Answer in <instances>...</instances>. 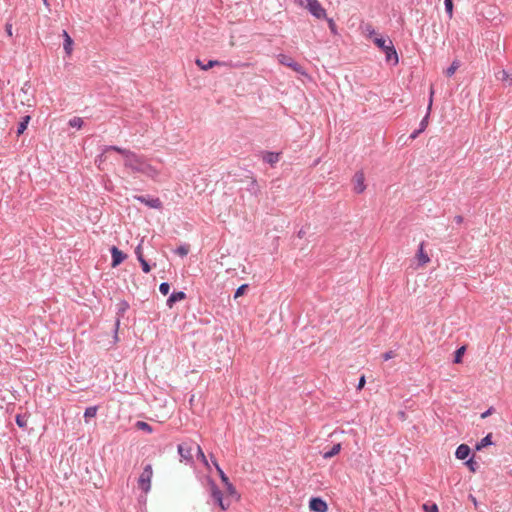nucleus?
<instances>
[{
	"instance_id": "obj_1",
	"label": "nucleus",
	"mask_w": 512,
	"mask_h": 512,
	"mask_svg": "<svg viewBox=\"0 0 512 512\" xmlns=\"http://www.w3.org/2000/svg\"><path fill=\"white\" fill-rule=\"evenodd\" d=\"M107 161H123L124 165L134 171H144L147 164L135 153L117 146H108L98 157V167L104 169Z\"/></svg>"
},
{
	"instance_id": "obj_2",
	"label": "nucleus",
	"mask_w": 512,
	"mask_h": 512,
	"mask_svg": "<svg viewBox=\"0 0 512 512\" xmlns=\"http://www.w3.org/2000/svg\"><path fill=\"white\" fill-rule=\"evenodd\" d=\"M373 42L379 49H381L385 53L387 62H392L393 65L398 64V62H399L398 54L393 45L392 40L389 37H387V38H384L382 36L374 37Z\"/></svg>"
},
{
	"instance_id": "obj_3",
	"label": "nucleus",
	"mask_w": 512,
	"mask_h": 512,
	"mask_svg": "<svg viewBox=\"0 0 512 512\" xmlns=\"http://www.w3.org/2000/svg\"><path fill=\"white\" fill-rule=\"evenodd\" d=\"M233 184L231 189L236 192H257L259 190L257 181L248 171L242 177L234 178Z\"/></svg>"
},
{
	"instance_id": "obj_4",
	"label": "nucleus",
	"mask_w": 512,
	"mask_h": 512,
	"mask_svg": "<svg viewBox=\"0 0 512 512\" xmlns=\"http://www.w3.org/2000/svg\"><path fill=\"white\" fill-rule=\"evenodd\" d=\"M306 5L305 8L313 15L316 19H324L326 18V10L322 7L318 0H305ZM295 2L304 6V0H295Z\"/></svg>"
},
{
	"instance_id": "obj_5",
	"label": "nucleus",
	"mask_w": 512,
	"mask_h": 512,
	"mask_svg": "<svg viewBox=\"0 0 512 512\" xmlns=\"http://www.w3.org/2000/svg\"><path fill=\"white\" fill-rule=\"evenodd\" d=\"M197 444L192 441L183 442L178 445V453L180 455V461L186 464H193V451Z\"/></svg>"
},
{
	"instance_id": "obj_6",
	"label": "nucleus",
	"mask_w": 512,
	"mask_h": 512,
	"mask_svg": "<svg viewBox=\"0 0 512 512\" xmlns=\"http://www.w3.org/2000/svg\"><path fill=\"white\" fill-rule=\"evenodd\" d=\"M278 60L281 64L290 67L293 71L301 75H306L304 68L299 63L294 61L292 57L285 54H279Z\"/></svg>"
},
{
	"instance_id": "obj_7",
	"label": "nucleus",
	"mask_w": 512,
	"mask_h": 512,
	"mask_svg": "<svg viewBox=\"0 0 512 512\" xmlns=\"http://www.w3.org/2000/svg\"><path fill=\"white\" fill-rule=\"evenodd\" d=\"M152 468L150 465H147L143 472L141 473L140 477H139V481H138V484H139V487L144 491V492H148L149 489H150V482H151V478H152Z\"/></svg>"
},
{
	"instance_id": "obj_8",
	"label": "nucleus",
	"mask_w": 512,
	"mask_h": 512,
	"mask_svg": "<svg viewBox=\"0 0 512 512\" xmlns=\"http://www.w3.org/2000/svg\"><path fill=\"white\" fill-rule=\"evenodd\" d=\"M309 508L313 512H326L327 503L320 497H312L309 501Z\"/></svg>"
},
{
	"instance_id": "obj_9",
	"label": "nucleus",
	"mask_w": 512,
	"mask_h": 512,
	"mask_svg": "<svg viewBox=\"0 0 512 512\" xmlns=\"http://www.w3.org/2000/svg\"><path fill=\"white\" fill-rule=\"evenodd\" d=\"M355 192H364L366 189L365 176L362 171H357L352 179Z\"/></svg>"
},
{
	"instance_id": "obj_10",
	"label": "nucleus",
	"mask_w": 512,
	"mask_h": 512,
	"mask_svg": "<svg viewBox=\"0 0 512 512\" xmlns=\"http://www.w3.org/2000/svg\"><path fill=\"white\" fill-rule=\"evenodd\" d=\"M111 255H112V267H117L126 259V254H124L122 251H120L115 246H113L111 248Z\"/></svg>"
},
{
	"instance_id": "obj_11",
	"label": "nucleus",
	"mask_w": 512,
	"mask_h": 512,
	"mask_svg": "<svg viewBox=\"0 0 512 512\" xmlns=\"http://www.w3.org/2000/svg\"><path fill=\"white\" fill-rule=\"evenodd\" d=\"M211 495L216 503L221 507V509L226 510L227 507L223 503V494L221 490L217 487L216 484L212 483L211 485Z\"/></svg>"
},
{
	"instance_id": "obj_12",
	"label": "nucleus",
	"mask_w": 512,
	"mask_h": 512,
	"mask_svg": "<svg viewBox=\"0 0 512 512\" xmlns=\"http://www.w3.org/2000/svg\"><path fill=\"white\" fill-rule=\"evenodd\" d=\"M433 95H434V90H433V87H431L430 89V97H429V104H428V107H427V113L426 115L424 116V118L421 120L420 122V127L419 129L423 132L427 126H428V122H429V116H430V111H431V107H432V102H433Z\"/></svg>"
},
{
	"instance_id": "obj_13",
	"label": "nucleus",
	"mask_w": 512,
	"mask_h": 512,
	"mask_svg": "<svg viewBox=\"0 0 512 512\" xmlns=\"http://www.w3.org/2000/svg\"><path fill=\"white\" fill-rule=\"evenodd\" d=\"M416 258L418 260V265L419 266H424V265H426L427 263L430 262L429 256L424 251V242H421L419 244L418 251H417V254H416Z\"/></svg>"
},
{
	"instance_id": "obj_14",
	"label": "nucleus",
	"mask_w": 512,
	"mask_h": 512,
	"mask_svg": "<svg viewBox=\"0 0 512 512\" xmlns=\"http://www.w3.org/2000/svg\"><path fill=\"white\" fill-rule=\"evenodd\" d=\"M186 298V294L183 291L173 292L167 299L166 305L169 308H173L174 304L178 301H182Z\"/></svg>"
},
{
	"instance_id": "obj_15",
	"label": "nucleus",
	"mask_w": 512,
	"mask_h": 512,
	"mask_svg": "<svg viewBox=\"0 0 512 512\" xmlns=\"http://www.w3.org/2000/svg\"><path fill=\"white\" fill-rule=\"evenodd\" d=\"M470 447L466 444H461L457 447L455 456L460 460L466 459L470 455Z\"/></svg>"
},
{
	"instance_id": "obj_16",
	"label": "nucleus",
	"mask_w": 512,
	"mask_h": 512,
	"mask_svg": "<svg viewBox=\"0 0 512 512\" xmlns=\"http://www.w3.org/2000/svg\"><path fill=\"white\" fill-rule=\"evenodd\" d=\"M280 159V153L278 152H266L263 156L264 162L274 165L277 163Z\"/></svg>"
},
{
	"instance_id": "obj_17",
	"label": "nucleus",
	"mask_w": 512,
	"mask_h": 512,
	"mask_svg": "<svg viewBox=\"0 0 512 512\" xmlns=\"http://www.w3.org/2000/svg\"><path fill=\"white\" fill-rule=\"evenodd\" d=\"M63 37H64V50L66 51V53L68 55H70L72 52L73 40L71 39V37L69 36L67 31H65V30L63 31Z\"/></svg>"
},
{
	"instance_id": "obj_18",
	"label": "nucleus",
	"mask_w": 512,
	"mask_h": 512,
	"mask_svg": "<svg viewBox=\"0 0 512 512\" xmlns=\"http://www.w3.org/2000/svg\"><path fill=\"white\" fill-rule=\"evenodd\" d=\"M461 63L459 60L455 59L451 65L445 70L444 74L446 77H451L454 75L456 70L460 67Z\"/></svg>"
},
{
	"instance_id": "obj_19",
	"label": "nucleus",
	"mask_w": 512,
	"mask_h": 512,
	"mask_svg": "<svg viewBox=\"0 0 512 512\" xmlns=\"http://www.w3.org/2000/svg\"><path fill=\"white\" fill-rule=\"evenodd\" d=\"M492 444V434L486 435L480 442L476 444V450H482Z\"/></svg>"
},
{
	"instance_id": "obj_20",
	"label": "nucleus",
	"mask_w": 512,
	"mask_h": 512,
	"mask_svg": "<svg viewBox=\"0 0 512 512\" xmlns=\"http://www.w3.org/2000/svg\"><path fill=\"white\" fill-rule=\"evenodd\" d=\"M341 450V444H335L330 450L324 452L323 457L329 459L337 455Z\"/></svg>"
},
{
	"instance_id": "obj_21",
	"label": "nucleus",
	"mask_w": 512,
	"mask_h": 512,
	"mask_svg": "<svg viewBox=\"0 0 512 512\" xmlns=\"http://www.w3.org/2000/svg\"><path fill=\"white\" fill-rule=\"evenodd\" d=\"M497 78L503 82H508V85H511L512 84V77L511 75L505 71V70H501L499 73H498V76Z\"/></svg>"
},
{
	"instance_id": "obj_22",
	"label": "nucleus",
	"mask_w": 512,
	"mask_h": 512,
	"mask_svg": "<svg viewBox=\"0 0 512 512\" xmlns=\"http://www.w3.org/2000/svg\"><path fill=\"white\" fill-rule=\"evenodd\" d=\"M29 121H30V116H25L23 118V120L20 122L18 129H17L18 135H21L24 133V131L27 129Z\"/></svg>"
},
{
	"instance_id": "obj_23",
	"label": "nucleus",
	"mask_w": 512,
	"mask_h": 512,
	"mask_svg": "<svg viewBox=\"0 0 512 512\" xmlns=\"http://www.w3.org/2000/svg\"><path fill=\"white\" fill-rule=\"evenodd\" d=\"M217 472L219 473V476L224 484H229V478L226 476V474L223 472V470L220 468L216 460H212Z\"/></svg>"
},
{
	"instance_id": "obj_24",
	"label": "nucleus",
	"mask_w": 512,
	"mask_h": 512,
	"mask_svg": "<svg viewBox=\"0 0 512 512\" xmlns=\"http://www.w3.org/2000/svg\"><path fill=\"white\" fill-rule=\"evenodd\" d=\"M96 413H97V407L96 406H91V407L86 408V410L84 412L85 421L88 422L89 418L95 417Z\"/></svg>"
},
{
	"instance_id": "obj_25",
	"label": "nucleus",
	"mask_w": 512,
	"mask_h": 512,
	"mask_svg": "<svg viewBox=\"0 0 512 512\" xmlns=\"http://www.w3.org/2000/svg\"><path fill=\"white\" fill-rule=\"evenodd\" d=\"M83 120L80 117H74L69 120V126L76 129H81L83 126Z\"/></svg>"
},
{
	"instance_id": "obj_26",
	"label": "nucleus",
	"mask_w": 512,
	"mask_h": 512,
	"mask_svg": "<svg viewBox=\"0 0 512 512\" xmlns=\"http://www.w3.org/2000/svg\"><path fill=\"white\" fill-rule=\"evenodd\" d=\"M195 451H196V456L197 458L202 462L204 463L205 465H208V462H207V459H206V456L204 454V452L202 451L200 445H196L195 446Z\"/></svg>"
},
{
	"instance_id": "obj_27",
	"label": "nucleus",
	"mask_w": 512,
	"mask_h": 512,
	"mask_svg": "<svg viewBox=\"0 0 512 512\" xmlns=\"http://www.w3.org/2000/svg\"><path fill=\"white\" fill-rule=\"evenodd\" d=\"M27 419L28 417L26 415L18 414L16 415V424L20 428H25L27 426Z\"/></svg>"
},
{
	"instance_id": "obj_28",
	"label": "nucleus",
	"mask_w": 512,
	"mask_h": 512,
	"mask_svg": "<svg viewBox=\"0 0 512 512\" xmlns=\"http://www.w3.org/2000/svg\"><path fill=\"white\" fill-rule=\"evenodd\" d=\"M136 428L139 429V430H143V431H146L148 433H151L152 432V428L151 426L144 422V421H138L136 424H135Z\"/></svg>"
},
{
	"instance_id": "obj_29",
	"label": "nucleus",
	"mask_w": 512,
	"mask_h": 512,
	"mask_svg": "<svg viewBox=\"0 0 512 512\" xmlns=\"http://www.w3.org/2000/svg\"><path fill=\"white\" fill-rule=\"evenodd\" d=\"M174 252L178 255H180L181 257H184L188 254L189 252V245H181L179 246L178 248H176L174 250Z\"/></svg>"
},
{
	"instance_id": "obj_30",
	"label": "nucleus",
	"mask_w": 512,
	"mask_h": 512,
	"mask_svg": "<svg viewBox=\"0 0 512 512\" xmlns=\"http://www.w3.org/2000/svg\"><path fill=\"white\" fill-rule=\"evenodd\" d=\"M444 4H445L446 13L448 14L449 18H452V16H453V7H454L453 0H445Z\"/></svg>"
},
{
	"instance_id": "obj_31",
	"label": "nucleus",
	"mask_w": 512,
	"mask_h": 512,
	"mask_svg": "<svg viewBox=\"0 0 512 512\" xmlns=\"http://www.w3.org/2000/svg\"><path fill=\"white\" fill-rule=\"evenodd\" d=\"M464 352H465V347L464 346L458 348L455 351L454 363H460L462 361V356H463Z\"/></svg>"
},
{
	"instance_id": "obj_32",
	"label": "nucleus",
	"mask_w": 512,
	"mask_h": 512,
	"mask_svg": "<svg viewBox=\"0 0 512 512\" xmlns=\"http://www.w3.org/2000/svg\"><path fill=\"white\" fill-rule=\"evenodd\" d=\"M139 249H140V247H138V248H137L136 253H137V255H138V259H139V261H140V262H141V264H142L143 271L147 273V272H149V271H150V266H149V265H148V263L143 259V257H142V255H141V253L139 252Z\"/></svg>"
},
{
	"instance_id": "obj_33",
	"label": "nucleus",
	"mask_w": 512,
	"mask_h": 512,
	"mask_svg": "<svg viewBox=\"0 0 512 512\" xmlns=\"http://www.w3.org/2000/svg\"><path fill=\"white\" fill-rule=\"evenodd\" d=\"M325 19L328 23V27H329L331 33L333 35H336L337 34V25H336L335 21L332 18H328L327 16Z\"/></svg>"
},
{
	"instance_id": "obj_34",
	"label": "nucleus",
	"mask_w": 512,
	"mask_h": 512,
	"mask_svg": "<svg viewBox=\"0 0 512 512\" xmlns=\"http://www.w3.org/2000/svg\"><path fill=\"white\" fill-rule=\"evenodd\" d=\"M364 31H365L367 37H369V38H372L373 36L374 37H378L376 35V32H375V30H374V28H373V26L371 24H366L365 27H364Z\"/></svg>"
},
{
	"instance_id": "obj_35",
	"label": "nucleus",
	"mask_w": 512,
	"mask_h": 512,
	"mask_svg": "<svg viewBox=\"0 0 512 512\" xmlns=\"http://www.w3.org/2000/svg\"><path fill=\"white\" fill-rule=\"evenodd\" d=\"M248 287H249L248 284H243V285L239 286L237 288V290L235 291L234 299H237L238 297L244 295V293L246 292Z\"/></svg>"
},
{
	"instance_id": "obj_36",
	"label": "nucleus",
	"mask_w": 512,
	"mask_h": 512,
	"mask_svg": "<svg viewBox=\"0 0 512 512\" xmlns=\"http://www.w3.org/2000/svg\"><path fill=\"white\" fill-rule=\"evenodd\" d=\"M423 509L425 510V512H439L438 506L435 503H433V504L425 503L423 505Z\"/></svg>"
},
{
	"instance_id": "obj_37",
	"label": "nucleus",
	"mask_w": 512,
	"mask_h": 512,
	"mask_svg": "<svg viewBox=\"0 0 512 512\" xmlns=\"http://www.w3.org/2000/svg\"><path fill=\"white\" fill-rule=\"evenodd\" d=\"M221 63L217 60H209L208 63L204 66H201L202 70H208L216 65H220Z\"/></svg>"
},
{
	"instance_id": "obj_38",
	"label": "nucleus",
	"mask_w": 512,
	"mask_h": 512,
	"mask_svg": "<svg viewBox=\"0 0 512 512\" xmlns=\"http://www.w3.org/2000/svg\"><path fill=\"white\" fill-rule=\"evenodd\" d=\"M5 31H6L7 36H9V37L13 36V26L11 23L5 24Z\"/></svg>"
},
{
	"instance_id": "obj_39",
	"label": "nucleus",
	"mask_w": 512,
	"mask_h": 512,
	"mask_svg": "<svg viewBox=\"0 0 512 512\" xmlns=\"http://www.w3.org/2000/svg\"><path fill=\"white\" fill-rule=\"evenodd\" d=\"M170 291V285L167 282H162V295H167Z\"/></svg>"
},
{
	"instance_id": "obj_40",
	"label": "nucleus",
	"mask_w": 512,
	"mask_h": 512,
	"mask_svg": "<svg viewBox=\"0 0 512 512\" xmlns=\"http://www.w3.org/2000/svg\"><path fill=\"white\" fill-rule=\"evenodd\" d=\"M394 356L395 355L393 351H387L382 355V358L384 361H388L389 359H392Z\"/></svg>"
},
{
	"instance_id": "obj_41",
	"label": "nucleus",
	"mask_w": 512,
	"mask_h": 512,
	"mask_svg": "<svg viewBox=\"0 0 512 512\" xmlns=\"http://www.w3.org/2000/svg\"><path fill=\"white\" fill-rule=\"evenodd\" d=\"M466 465L469 467V469H470L471 471H473V472H474V471L476 470V466H477V464H476V462H474V461H473V459H472V458H471V459H469V460L466 462Z\"/></svg>"
},
{
	"instance_id": "obj_42",
	"label": "nucleus",
	"mask_w": 512,
	"mask_h": 512,
	"mask_svg": "<svg viewBox=\"0 0 512 512\" xmlns=\"http://www.w3.org/2000/svg\"><path fill=\"white\" fill-rule=\"evenodd\" d=\"M493 407H490L488 410H486L485 412H483L481 414V418L482 419H485L486 417H488L489 415H491L493 413Z\"/></svg>"
},
{
	"instance_id": "obj_43",
	"label": "nucleus",
	"mask_w": 512,
	"mask_h": 512,
	"mask_svg": "<svg viewBox=\"0 0 512 512\" xmlns=\"http://www.w3.org/2000/svg\"><path fill=\"white\" fill-rule=\"evenodd\" d=\"M226 487H227V490L229 491L230 494H236V490L234 488V486L229 482V484H225Z\"/></svg>"
},
{
	"instance_id": "obj_44",
	"label": "nucleus",
	"mask_w": 512,
	"mask_h": 512,
	"mask_svg": "<svg viewBox=\"0 0 512 512\" xmlns=\"http://www.w3.org/2000/svg\"><path fill=\"white\" fill-rule=\"evenodd\" d=\"M365 382H366V381H365V377H364V376H362V377L359 379V383H358L357 388H358V389L363 388V387H364V385H365Z\"/></svg>"
},
{
	"instance_id": "obj_45",
	"label": "nucleus",
	"mask_w": 512,
	"mask_h": 512,
	"mask_svg": "<svg viewBox=\"0 0 512 512\" xmlns=\"http://www.w3.org/2000/svg\"><path fill=\"white\" fill-rule=\"evenodd\" d=\"M420 133H422V131H421L420 129H417V130H415V131L410 135V138H411V139H415V138H417V137H418V135H419Z\"/></svg>"
},
{
	"instance_id": "obj_46",
	"label": "nucleus",
	"mask_w": 512,
	"mask_h": 512,
	"mask_svg": "<svg viewBox=\"0 0 512 512\" xmlns=\"http://www.w3.org/2000/svg\"><path fill=\"white\" fill-rule=\"evenodd\" d=\"M454 220H455V222H456L457 224H460V223H462V221H463V217H462V216H460V215H458V216H456V217L454 218Z\"/></svg>"
},
{
	"instance_id": "obj_47",
	"label": "nucleus",
	"mask_w": 512,
	"mask_h": 512,
	"mask_svg": "<svg viewBox=\"0 0 512 512\" xmlns=\"http://www.w3.org/2000/svg\"><path fill=\"white\" fill-rule=\"evenodd\" d=\"M196 64L201 68V66H204L203 62L201 60L197 59Z\"/></svg>"
},
{
	"instance_id": "obj_48",
	"label": "nucleus",
	"mask_w": 512,
	"mask_h": 512,
	"mask_svg": "<svg viewBox=\"0 0 512 512\" xmlns=\"http://www.w3.org/2000/svg\"><path fill=\"white\" fill-rule=\"evenodd\" d=\"M305 234V232L303 231V229H301L299 232H298V236L301 238L303 237Z\"/></svg>"
},
{
	"instance_id": "obj_49",
	"label": "nucleus",
	"mask_w": 512,
	"mask_h": 512,
	"mask_svg": "<svg viewBox=\"0 0 512 512\" xmlns=\"http://www.w3.org/2000/svg\"><path fill=\"white\" fill-rule=\"evenodd\" d=\"M399 416H400V418L404 419L405 413L404 412H399Z\"/></svg>"
},
{
	"instance_id": "obj_50",
	"label": "nucleus",
	"mask_w": 512,
	"mask_h": 512,
	"mask_svg": "<svg viewBox=\"0 0 512 512\" xmlns=\"http://www.w3.org/2000/svg\"><path fill=\"white\" fill-rule=\"evenodd\" d=\"M43 3H44V5H45L46 7H48V6H49L48 0H43Z\"/></svg>"
},
{
	"instance_id": "obj_51",
	"label": "nucleus",
	"mask_w": 512,
	"mask_h": 512,
	"mask_svg": "<svg viewBox=\"0 0 512 512\" xmlns=\"http://www.w3.org/2000/svg\"><path fill=\"white\" fill-rule=\"evenodd\" d=\"M138 199L141 201H146L143 197H139Z\"/></svg>"
}]
</instances>
